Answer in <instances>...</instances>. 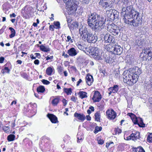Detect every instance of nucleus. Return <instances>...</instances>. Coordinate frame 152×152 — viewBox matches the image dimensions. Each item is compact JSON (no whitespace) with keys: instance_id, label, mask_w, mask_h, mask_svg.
I'll list each match as a JSON object with an SVG mask.
<instances>
[{"instance_id":"obj_1","label":"nucleus","mask_w":152,"mask_h":152,"mask_svg":"<svg viewBox=\"0 0 152 152\" xmlns=\"http://www.w3.org/2000/svg\"><path fill=\"white\" fill-rule=\"evenodd\" d=\"M124 12L125 13L123 19L126 24L135 27L138 26L141 24L142 18L140 13L134 8L132 9L130 7L127 9V11Z\"/></svg>"},{"instance_id":"obj_2","label":"nucleus","mask_w":152,"mask_h":152,"mask_svg":"<svg viewBox=\"0 0 152 152\" xmlns=\"http://www.w3.org/2000/svg\"><path fill=\"white\" fill-rule=\"evenodd\" d=\"M106 20L102 16L94 12L88 15L87 23L90 27L99 29L103 28Z\"/></svg>"},{"instance_id":"obj_3","label":"nucleus","mask_w":152,"mask_h":152,"mask_svg":"<svg viewBox=\"0 0 152 152\" xmlns=\"http://www.w3.org/2000/svg\"><path fill=\"white\" fill-rule=\"evenodd\" d=\"M80 34L82 36V38L87 40L89 43H95L97 40V36L93 35V34L87 29L85 26H82L79 29Z\"/></svg>"},{"instance_id":"obj_4","label":"nucleus","mask_w":152,"mask_h":152,"mask_svg":"<svg viewBox=\"0 0 152 152\" xmlns=\"http://www.w3.org/2000/svg\"><path fill=\"white\" fill-rule=\"evenodd\" d=\"M66 4V11L69 15L74 13L77 10V4L76 0H63Z\"/></svg>"},{"instance_id":"obj_5","label":"nucleus","mask_w":152,"mask_h":152,"mask_svg":"<svg viewBox=\"0 0 152 152\" xmlns=\"http://www.w3.org/2000/svg\"><path fill=\"white\" fill-rule=\"evenodd\" d=\"M100 49L97 47H89L86 49L87 54L93 57L95 59L97 60L100 59Z\"/></svg>"},{"instance_id":"obj_6","label":"nucleus","mask_w":152,"mask_h":152,"mask_svg":"<svg viewBox=\"0 0 152 152\" xmlns=\"http://www.w3.org/2000/svg\"><path fill=\"white\" fill-rule=\"evenodd\" d=\"M131 74V72L129 71L128 74L126 75H124V83L130 86H132L134 83H136L137 80Z\"/></svg>"},{"instance_id":"obj_7","label":"nucleus","mask_w":152,"mask_h":152,"mask_svg":"<svg viewBox=\"0 0 152 152\" xmlns=\"http://www.w3.org/2000/svg\"><path fill=\"white\" fill-rule=\"evenodd\" d=\"M107 29L110 33L115 36L118 35L120 33L119 27L113 23L108 25Z\"/></svg>"},{"instance_id":"obj_8","label":"nucleus","mask_w":152,"mask_h":152,"mask_svg":"<svg viewBox=\"0 0 152 152\" xmlns=\"http://www.w3.org/2000/svg\"><path fill=\"white\" fill-rule=\"evenodd\" d=\"M124 4L122 5V11L123 12H125L127 11V9L128 8H131L132 9L134 8L133 6L132 5V2L130 0H123Z\"/></svg>"},{"instance_id":"obj_9","label":"nucleus","mask_w":152,"mask_h":152,"mask_svg":"<svg viewBox=\"0 0 152 152\" xmlns=\"http://www.w3.org/2000/svg\"><path fill=\"white\" fill-rule=\"evenodd\" d=\"M106 114L108 118L110 119H114L116 116V113L112 109L107 110L106 112Z\"/></svg>"},{"instance_id":"obj_10","label":"nucleus","mask_w":152,"mask_h":152,"mask_svg":"<svg viewBox=\"0 0 152 152\" xmlns=\"http://www.w3.org/2000/svg\"><path fill=\"white\" fill-rule=\"evenodd\" d=\"M105 42L107 43H115V37L112 35L106 34L104 37Z\"/></svg>"},{"instance_id":"obj_11","label":"nucleus","mask_w":152,"mask_h":152,"mask_svg":"<svg viewBox=\"0 0 152 152\" xmlns=\"http://www.w3.org/2000/svg\"><path fill=\"white\" fill-rule=\"evenodd\" d=\"M102 98L101 95L100 93L98 91H95L92 99L94 102H99Z\"/></svg>"},{"instance_id":"obj_12","label":"nucleus","mask_w":152,"mask_h":152,"mask_svg":"<svg viewBox=\"0 0 152 152\" xmlns=\"http://www.w3.org/2000/svg\"><path fill=\"white\" fill-rule=\"evenodd\" d=\"M141 69L138 67H135L134 69L133 68L132 70L130 71L131 72V74L134 76V77H135L137 80L138 76L141 73Z\"/></svg>"},{"instance_id":"obj_13","label":"nucleus","mask_w":152,"mask_h":152,"mask_svg":"<svg viewBox=\"0 0 152 152\" xmlns=\"http://www.w3.org/2000/svg\"><path fill=\"white\" fill-rule=\"evenodd\" d=\"M113 54L115 55H120L121 54L123 51V48L119 45H115Z\"/></svg>"},{"instance_id":"obj_14","label":"nucleus","mask_w":152,"mask_h":152,"mask_svg":"<svg viewBox=\"0 0 152 152\" xmlns=\"http://www.w3.org/2000/svg\"><path fill=\"white\" fill-rule=\"evenodd\" d=\"M47 116L52 123H56L58 122L57 117L54 115L48 114H47Z\"/></svg>"},{"instance_id":"obj_15","label":"nucleus","mask_w":152,"mask_h":152,"mask_svg":"<svg viewBox=\"0 0 152 152\" xmlns=\"http://www.w3.org/2000/svg\"><path fill=\"white\" fill-rule=\"evenodd\" d=\"M103 60L107 63H111L113 62V60L106 53L104 54Z\"/></svg>"},{"instance_id":"obj_16","label":"nucleus","mask_w":152,"mask_h":152,"mask_svg":"<svg viewBox=\"0 0 152 152\" xmlns=\"http://www.w3.org/2000/svg\"><path fill=\"white\" fill-rule=\"evenodd\" d=\"M129 137H131L133 140L139 139L140 137V134L139 132L137 131H134V132L132 133Z\"/></svg>"},{"instance_id":"obj_17","label":"nucleus","mask_w":152,"mask_h":152,"mask_svg":"<svg viewBox=\"0 0 152 152\" xmlns=\"http://www.w3.org/2000/svg\"><path fill=\"white\" fill-rule=\"evenodd\" d=\"M67 53L69 56H73L77 54V52L74 48H72L68 50Z\"/></svg>"},{"instance_id":"obj_18","label":"nucleus","mask_w":152,"mask_h":152,"mask_svg":"<svg viewBox=\"0 0 152 152\" xmlns=\"http://www.w3.org/2000/svg\"><path fill=\"white\" fill-rule=\"evenodd\" d=\"M99 4L104 9L109 7V4L107 0H100Z\"/></svg>"},{"instance_id":"obj_19","label":"nucleus","mask_w":152,"mask_h":152,"mask_svg":"<svg viewBox=\"0 0 152 152\" xmlns=\"http://www.w3.org/2000/svg\"><path fill=\"white\" fill-rule=\"evenodd\" d=\"M75 117L77 118L81 121H83L86 119V117L83 114H81L77 113H75L74 114Z\"/></svg>"},{"instance_id":"obj_20","label":"nucleus","mask_w":152,"mask_h":152,"mask_svg":"<svg viewBox=\"0 0 152 152\" xmlns=\"http://www.w3.org/2000/svg\"><path fill=\"white\" fill-rule=\"evenodd\" d=\"M115 45V43H113L107 45L105 46V48L107 51L113 53Z\"/></svg>"},{"instance_id":"obj_21","label":"nucleus","mask_w":152,"mask_h":152,"mask_svg":"<svg viewBox=\"0 0 152 152\" xmlns=\"http://www.w3.org/2000/svg\"><path fill=\"white\" fill-rule=\"evenodd\" d=\"M86 82L89 86L91 85L93 81V77L92 75L88 74L86 77Z\"/></svg>"},{"instance_id":"obj_22","label":"nucleus","mask_w":152,"mask_h":152,"mask_svg":"<svg viewBox=\"0 0 152 152\" xmlns=\"http://www.w3.org/2000/svg\"><path fill=\"white\" fill-rule=\"evenodd\" d=\"M128 115L130 116L134 124L137 123V119L136 115L134 114L130 113H128Z\"/></svg>"},{"instance_id":"obj_23","label":"nucleus","mask_w":152,"mask_h":152,"mask_svg":"<svg viewBox=\"0 0 152 152\" xmlns=\"http://www.w3.org/2000/svg\"><path fill=\"white\" fill-rule=\"evenodd\" d=\"M114 10L111 9L110 10H107L106 11L107 13V17L112 20H114L113 18V14H114Z\"/></svg>"},{"instance_id":"obj_24","label":"nucleus","mask_w":152,"mask_h":152,"mask_svg":"<svg viewBox=\"0 0 152 152\" xmlns=\"http://www.w3.org/2000/svg\"><path fill=\"white\" fill-rule=\"evenodd\" d=\"M118 90V86L117 85H114L113 87H111L108 88L109 91L113 93L117 92Z\"/></svg>"},{"instance_id":"obj_25","label":"nucleus","mask_w":152,"mask_h":152,"mask_svg":"<svg viewBox=\"0 0 152 152\" xmlns=\"http://www.w3.org/2000/svg\"><path fill=\"white\" fill-rule=\"evenodd\" d=\"M76 45L78 48L80 50H83L84 49H85L86 51V49L88 48H86L85 45L83 44L82 43L80 42H77L76 43Z\"/></svg>"},{"instance_id":"obj_26","label":"nucleus","mask_w":152,"mask_h":152,"mask_svg":"<svg viewBox=\"0 0 152 152\" xmlns=\"http://www.w3.org/2000/svg\"><path fill=\"white\" fill-rule=\"evenodd\" d=\"M40 49L42 51L48 52L50 50V49L48 46H45L42 45L39 46Z\"/></svg>"},{"instance_id":"obj_27","label":"nucleus","mask_w":152,"mask_h":152,"mask_svg":"<svg viewBox=\"0 0 152 152\" xmlns=\"http://www.w3.org/2000/svg\"><path fill=\"white\" fill-rule=\"evenodd\" d=\"M136 124H138L139 126L141 127L145 126V124L143 123L142 119L140 118L137 119V123Z\"/></svg>"},{"instance_id":"obj_28","label":"nucleus","mask_w":152,"mask_h":152,"mask_svg":"<svg viewBox=\"0 0 152 152\" xmlns=\"http://www.w3.org/2000/svg\"><path fill=\"white\" fill-rule=\"evenodd\" d=\"M87 93L85 92L80 91L79 92L78 94L79 95L80 97L83 99V98L87 97Z\"/></svg>"},{"instance_id":"obj_29","label":"nucleus","mask_w":152,"mask_h":152,"mask_svg":"<svg viewBox=\"0 0 152 152\" xmlns=\"http://www.w3.org/2000/svg\"><path fill=\"white\" fill-rule=\"evenodd\" d=\"M59 97H57L55 98L52 101V104L54 106H56L58 103H59Z\"/></svg>"},{"instance_id":"obj_30","label":"nucleus","mask_w":152,"mask_h":152,"mask_svg":"<svg viewBox=\"0 0 152 152\" xmlns=\"http://www.w3.org/2000/svg\"><path fill=\"white\" fill-rule=\"evenodd\" d=\"M45 90L44 87L42 86H40L37 88V91L39 93H43Z\"/></svg>"},{"instance_id":"obj_31","label":"nucleus","mask_w":152,"mask_h":152,"mask_svg":"<svg viewBox=\"0 0 152 152\" xmlns=\"http://www.w3.org/2000/svg\"><path fill=\"white\" fill-rule=\"evenodd\" d=\"M9 29L11 32V34L10 35V38L13 37L15 35V30L12 27H10Z\"/></svg>"},{"instance_id":"obj_32","label":"nucleus","mask_w":152,"mask_h":152,"mask_svg":"<svg viewBox=\"0 0 152 152\" xmlns=\"http://www.w3.org/2000/svg\"><path fill=\"white\" fill-rule=\"evenodd\" d=\"M15 137V136L13 134H10L7 137V140L8 141H13L14 140Z\"/></svg>"},{"instance_id":"obj_33","label":"nucleus","mask_w":152,"mask_h":152,"mask_svg":"<svg viewBox=\"0 0 152 152\" xmlns=\"http://www.w3.org/2000/svg\"><path fill=\"white\" fill-rule=\"evenodd\" d=\"M46 74L48 75H51L52 72H53V69L51 67H48L46 70Z\"/></svg>"},{"instance_id":"obj_34","label":"nucleus","mask_w":152,"mask_h":152,"mask_svg":"<svg viewBox=\"0 0 152 152\" xmlns=\"http://www.w3.org/2000/svg\"><path fill=\"white\" fill-rule=\"evenodd\" d=\"M78 26L77 24L76 23L74 22L72 23L71 25L69 27V28L70 30H73L76 28Z\"/></svg>"},{"instance_id":"obj_35","label":"nucleus","mask_w":152,"mask_h":152,"mask_svg":"<svg viewBox=\"0 0 152 152\" xmlns=\"http://www.w3.org/2000/svg\"><path fill=\"white\" fill-rule=\"evenodd\" d=\"M95 119L96 121H99L100 118V115L99 112H97L94 115Z\"/></svg>"},{"instance_id":"obj_36","label":"nucleus","mask_w":152,"mask_h":152,"mask_svg":"<svg viewBox=\"0 0 152 152\" xmlns=\"http://www.w3.org/2000/svg\"><path fill=\"white\" fill-rule=\"evenodd\" d=\"M64 91L66 92L68 95H71L72 92V89L71 88H64Z\"/></svg>"},{"instance_id":"obj_37","label":"nucleus","mask_w":152,"mask_h":152,"mask_svg":"<svg viewBox=\"0 0 152 152\" xmlns=\"http://www.w3.org/2000/svg\"><path fill=\"white\" fill-rule=\"evenodd\" d=\"M102 127H99L98 126H96L94 130V132L95 134H96L99 131H100L102 130Z\"/></svg>"},{"instance_id":"obj_38","label":"nucleus","mask_w":152,"mask_h":152,"mask_svg":"<svg viewBox=\"0 0 152 152\" xmlns=\"http://www.w3.org/2000/svg\"><path fill=\"white\" fill-rule=\"evenodd\" d=\"M151 48H144V49L142 50V52L144 54H145V56H146V55L148 54L149 53L150 50V49Z\"/></svg>"},{"instance_id":"obj_39","label":"nucleus","mask_w":152,"mask_h":152,"mask_svg":"<svg viewBox=\"0 0 152 152\" xmlns=\"http://www.w3.org/2000/svg\"><path fill=\"white\" fill-rule=\"evenodd\" d=\"M113 14V18L114 20L116 19H117L119 13L118 12L115 10H114Z\"/></svg>"},{"instance_id":"obj_40","label":"nucleus","mask_w":152,"mask_h":152,"mask_svg":"<svg viewBox=\"0 0 152 152\" xmlns=\"http://www.w3.org/2000/svg\"><path fill=\"white\" fill-rule=\"evenodd\" d=\"M2 129L6 133L9 132L10 131V127L9 126H4Z\"/></svg>"},{"instance_id":"obj_41","label":"nucleus","mask_w":152,"mask_h":152,"mask_svg":"<svg viewBox=\"0 0 152 152\" xmlns=\"http://www.w3.org/2000/svg\"><path fill=\"white\" fill-rule=\"evenodd\" d=\"M55 28L56 29H59L60 28V23L58 21L54 22V23Z\"/></svg>"},{"instance_id":"obj_42","label":"nucleus","mask_w":152,"mask_h":152,"mask_svg":"<svg viewBox=\"0 0 152 152\" xmlns=\"http://www.w3.org/2000/svg\"><path fill=\"white\" fill-rule=\"evenodd\" d=\"M20 75L22 77L26 79H27L28 78V75L26 73L21 72L20 73Z\"/></svg>"},{"instance_id":"obj_43","label":"nucleus","mask_w":152,"mask_h":152,"mask_svg":"<svg viewBox=\"0 0 152 152\" xmlns=\"http://www.w3.org/2000/svg\"><path fill=\"white\" fill-rule=\"evenodd\" d=\"M57 70L59 74H61V73L62 72L63 70V68L61 66H58L57 67Z\"/></svg>"},{"instance_id":"obj_44","label":"nucleus","mask_w":152,"mask_h":152,"mask_svg":"<svg viewBox=\"0 0 152 152\" xmlns=\"http://www.w3.org/2000/svg\"><path fill=\"white\" fill-rule=\"evenodd\" d=\"M137 150L138 152H145L143 148L141 147H139L137 148Z\"/></svg>"},{"instance_id":"obj_45","label":"nucleus","mask_w":152,"mask_h":152,"mask_svg":"<svg viewBox=\"0 0 152 152\" xmlns=\"http://www.w3.org/2000/svg\"><path fill=\"white\" fill-rule=\"evenodd\" d=\"M147 141L149 142H152V136L151 135H148L147 138Z\"/></svg>"},{"instance_id":"obj_46","label":"nucleus","mask_w":152,"mask_h":152,"mask_svg":"<svg viewBox=\"0 0 152 152\" xmlns=\"http://www.w3.org/2000/svg\"><path fill=\"white\" fill-rule=\"evenodd\" d=\"M42 82L44 84L48 85L50 84V82L48 81L45 80L43 79L42 80Z\"/></svg>"},{"instance_id":"obj_47","label":"nucleus","mask_w":152,"mask_h":152,"mask_svg":"<svg viewBox=\"0 0 152 152\" xmlns=\"http://www.w3.org/2000/svg\"><path fill=\"white\" fill-rule=\"evenodd\" d=\"M80 1L82 2L83 4H88L90 0H80Z\"/></svg>"},{"instance_id":"obj_48","label":"nucleus","mask_w":152,"mask_h":152,"mask_svg":"<svg viewBox=\"0 0 152 152\" xmlns=\"http://www.w3.org/2000/svg\"><path fill=\"white\" fill-rule=\"evenodd\" d=\"M115 131L116 134H119L121 132V130L117 128H115Z\"/></svg>"},{"instance_id":"obj_49","label":"nucleus","mask_w":152,"mask_h":152,"mask_svg":"<svg viewBox=\"0 0 152 152\" xmlns=\"http://www.w3.org/2000/svg\"><path fill=\"white\" fill-rule=\"evenodd\" d=\"M148 56L151 57V58H152V48L151 49H150V50L149 53L147 54Z\"/></svg>"},{"instance_id":"obj_50","label":"nucleus","mask_w":152,"mask_h":152,"mask_svg":"<svg viewBox=\"0 0 152 152\" xmlns=\"http://www.w3.org/2000/svg\"><path fill=\"white\" fill-rule=\"evenodd\" d=\"M54 28H55V26L53 25H50L49 26V29L51 31H53L54 30Z\"/></svg>"},{"instance_id":"obj_51","label":"nucleus","mask_w":152,"mask_h":152,"mask_svg":"<svg viewBox=\"0 0 152 152\" xmlns=\"http://www.w3.org/2000/svg\"><path fill=\"white\" fill-rule=\"evenodd\" d=\"M137 45L139 46L142 45L143 44V42L140 40H139L136 42Z\"/></svg>"},{"instance_id":"obj_52","label":"nucleus","mask_w":152,"mask_h":152,"mask_svg":"<svg viewBox=\"0 0 152 152\" xmlns=\"http://www.w3.org/2000/svg\"><path fill=\"white\" fill-rule=\"evenodd\" d=\"M104 143V141L101 139H100L99 140H98V143L99 144L102 145Z\"/></svg>"},{"instance_id":"obj_53","label":"nucleus","mask_w":152,"mask_h":152,"mask_svg":"<svg viewBox=\"0 0 152 152\" xmlns=\"http://www.w3.org/2000/svg\"><path fill=\"white\" fill-rule=\"evenodd\" d=\"M62 102L63 103L64 106H65L67 104L66 101L65 100V99H64L62 100Z\"/></svg>"},{"instance_id":"obj_54","label":"nucleus","mask_w":152,"mask_h":152,"mask_svg":"<svg viewBox=\"0 0 152 152\" xmlns=\"http://www.w3.org/2000/svg\"><path fill=\"white\" fill-rule=\"evenodd\" d=\"M4 70L5 71V72L8 73H9L10 71V69L8 68V67H5L4 68Z\"/></svg>"},{"instance_id":"obj_55","label":"nucleus","mask_w":152,"mask_h":152,"mask_svg":"<svg viewBox=\"0 0 152 152\" xmlns=\"http://www.w3.org/2000/svg\"><path fill=\"white\" fill-rule=\"evenodd\" d=\"M4 60V57H0V63H3Z\"/></svg>"},{"instance_id":"obj_56","label":"nucleus","mask_w":152,"mask_h":152,"mask_svg":"<svg viewBox=\"0 0 152 152\" xmlns=\"http://www.w3.org/2000/svg\"><path fill=\"white\" fill-rule=\"evenodd\" d=\"M53 56H50V57H49V56H48L46 57V60H48L49 59H52L53 58Z\"/></svg>"},{"instance_id":"obj_57","label":"nucleus","mask_w":152,"mask_h":152,"mask_svg":"<svg viewBox=\"0 0 152 152\" xmlns=\"http://www.w3.org/2000/svg\"><path fill=\"white\" fill-rule=\"evenodd\" d=\"M71 100L72 101L75 102L76 99L74 96H72L71 98Z\"/></svg>"},{"instance_id":"obj_58","label":"nucleus","mask_w":152,"mask_h":152,"mask_svg":"<svg viewBox=\"0 0 152 152\" xmlns=\"http://www.w3.org/2000/svg\"><path fill=\"white\" fill-rule=\"evenodd\" d=\"M34 63L35 64L38 65L39 63V61L38 59L35 60L34 61Z\"/></svg>"},{"instance_id":"obj_59","label":"nucleus","mask_w":152,"mask_h":152,"mask_svg":"<svg viewBox=\"0 0 152 152\" xmlns=\"http://www.w3.org/2000/svg\"><path fill=\"white\" fill-rule=\"evenodd\" d=\"M67 39L66 40V42H69V41L71 39V37L70 36H68L67 37Z\"/></svg>"},{"instance_id":"obj_60","label":"nucleus","mask_w":152,"mask_h":152,"mask_svg":"<svg viewBox=\"0 0 152 152\" xmlns=\"http://www.w3.org/2000/svg\"><path fill=\"white\" fill-rule=\"evenodd\" d=\"M34 55L36 56V57H38V58L40 57V55L39 53H36L34 54Z\"/></svg>"},{"instance_id":"obj_61","label":"nucleus","mask_w":152,"mask_h":152,"mask_svg":"<svg viewBox=\"0 0 152 152\" xmlns=\"http://www.w3.org/2000/svg\"><path fill=\"white\" fill-rule=\"evenodd\" d=\"M16 16V15L14 13H13L12 14H11L10 15V17L11 18H15Z\"/></svg>"},{"instance_id":"obj_62","label":"nucleus","mask_w":152,"mask_h":152,"mask_svg":"<svg viewBox=\"0 0 152 152\" xmlns=\"http://www.w3.org/2000/svg\"><path fill=\"white\" fill-rule=\"evenodd\" d=\"M82 82V80L81 79H80L79 80L77 81V86H78L79 84L81 83Z\"/></svg>"},{"instance_id":"obj_63","label":"nucleus","mask_w":152,"mask_h":152,"mask_svg":"<svg viewBox=\"0 0 152 152\" xmlns=\"http://www.w3.org/2000/svg\"><path fill=\"white\" fill-rule=\"evenodd\" d=\"M148 102L149 103L151 104L152 106V98H150L148 99Z\"/></svg>"},{"instance_id":"obj_64","label":"nucleus","mask_w":152,"mask_h":152,"mask_svg":"<svg viewBox=\"0 0 152 152\" xmlns=\"http://www.w3.org/2000/svg\"><path fill=\"white\" fill-rule=\"evenodd\" d=\"M89 110H91V111H94V107L93 106H90L89 107Z\"/></svg>"}]
</instances>
